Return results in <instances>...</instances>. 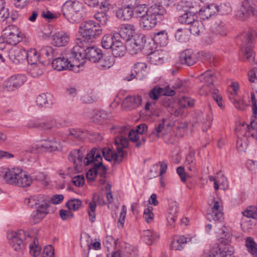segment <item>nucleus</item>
I'll return each instance as SVG.
<instances>
[{"mask_svg": "<svg viewBox=\"0 0 257 257\" xmlns=\"http://www.w3.org/2000/svg\"><path fill=\"white\" fill-rule=\"evenodd\" d=\"M220 236V244L215 245L211 248V253L214 257H233L234 247L230 245L231 233L229 228L222 226L217 232Z\"/></svg>", "mask_w": 257, "mask_h": 257, "instance_id": "obj_2", "label": "nucleus"}, {"mask_svg": "<svg viewBox=\"0 0 257 257\" xmlns=\"http://www.w3.org/2000/svg\"><path fill=\"white\" fill-rule=\"evenodd\" d=\"M44 65L45 64L44 61H42L39 63H36L30 64L28 68V73L33 77H38L43 73Z\"/></svg>", "mask_w": 257, "mask_h": 257, "instance_id": "obj_34", "label": "nucleus"}, {"mask_svg": "<svg viewBox=\"0 0 257 257\" xmlns=\"http://www.w3.org/2000/svg\"><path fill=\"white\" fill-rule=\"evenodd\" d=\"M92 162L90 163L89 165L91 166L88 171L86 173V177L88 180H94L96 174H97V169L95 166V158H94Z\"/></svg>", "mask_w": 257, "mask_h": 257, "instance_id": "obj_52", "label": "nucleus"}, {"mask_svg": "<svg viewBox=\"0 0 257 257\" xmlns=\"http://www.w3.org/2000/svg\"><path fill=\"white\" fill-rule=\"evenodd\" d=\"M152 211L153 207L149 206L146 208L144 212L143 217L145 221L148 223H150L154 219V214Z\"/></svg>", "mask_w": 257, "mask_h": 257, "instance_id": "obj_61", "label": "nucleus"}, {"mask_svg": "<svg viewBox=\"0 0 257 257\" xmlns=\"http://www.w3.org/2000/svg\"><path fill=\"white\" fill-rule=\"evenodd\" d=\"M116 152H113L110 149L104 148L101 150L103 157L108 161L113 160L114 164H119L124 157L123 149L128 146V140L125 137H116L114 140Z\"/></svg>", "mask_w": 257, "mask_h": 257, "instance_id": "obj_6", "label": "nucleus"}, {"mask_svg": "<svg viewBox=\"0 0 257 257\" xmlns=\"http://www.w3.org/2000/svg\"><path fill=\"white\" fill-rule=\"evenodd\" d=\"M50 200L45 196L41 194L32 196L25 200V203L31 207H37L41 205H49Z\"/></svg>", "mask_w": 257, "mask_h": 257, "instance_id": "obj_16", "label": "nucleus"}, {"mask_svg": "<svg viewBox=\"0 0 257 257\" xmlns=\"http://www.w3.org/2000/svg\"><path fill=\"white\" fill-rule=\"evenodd\" d=\"M111 50L113 57H121L124 55L125 51L127 50V47L126 48L123 45V43L117 39L115 40L114 44H113Z\"/></svg>", "mask_w": 257, "mask_h": 257, "instance_id": "obj_37", "label": "nucleus"}, {"mask_svg": "<svg viewBox=\"0 0 257 257\" xmlns=\"http://www.w3.org/2000/svg\"><path fill=\"white\" fill-rule=\"evenodd\" d=\"M97 204L92 199V200L89 202L88 205V215L89 217V220L91 222H93L95 219V210L96 208Z\"/></svg>", "mask_w": 257, "mask_h": 257, "instance_id": "obj_54", "label": "nucleus"}, {"mask_svg": "<svg viewBox=\"0 0 257 257\" xmlns=\"http://www.w3.org/2000/svg\"><path fill=\"white\" fill-rule=\"evenodd\" d=\"M69 40V35L66 33L58 32L53 37V43L57 47L65 46Z\"/></svg>", "mask_w": 257, "mask_h": 257, "instance_id": "obj_32", "label": "nucleus"}, {"mask_svg": "<svg viewBox=\"0 0 257 257\" xmlns=\"http://www.w3.org/2000/svg\"><path fill=\"white\" fill-rule=\"evenodd\" d=\"M42 147L49 151H55L59 149V144L56 141H49L42 145Z\"/></svg>", "mask_w": 257, "mask_h": 257, "instance_id": "obj_57", "label": "nucleus"}, {"mask_svg": "<svg viewBox=\"0 0 257 257\" xmlns=\"http://www.w3.org/2000/svg\"><path fill=\"white\" fill-rule=\"evenodd\" d=\"M256 36V31L252 30L244 32L240 36V39L242 42L240 46L241 52L246 60H249L252 56V50L250 44L253 42L255 37Z\"/></svg>", "mask_w": 257, "mask_h": 257, "instance_id": "obj_8", "label": "nucleus"}, {"mask_svg": "<svg viewBox=\"0 0 257 257\" xmlns=\"http://www.w3.org/2000/svg\"><path fill=\"white\" fill-rule=\"evenodd\" d=\"M49 205L44 206L43 204L39 206L36 210L34 211L30 217L29 220L32 224L39 223L48 213Z\"/></svg>", "mask_w": 257, "mask_h": 257, "instance_id": "obj_17", "label": "nucleus"}, {"mask_svg": "<svg viewBox=\"0 0 257 257\" xmlns=\"http://www.w3.org/2000/svg\"><path fill=\"white\" fill-rule=\"evenodd\" d=\"M238 88V85L237 83L232 82L228 88V97L231 101H232V99L235 100H236V97L237 96Z\"/></svg>", "mask_w": 257, "mask_h": 257, "instance_id": "obj_49", "label": "nucleus"}, {"mask_svg": "<svg viewBox=\"0 0 257 257\" xmlns=\"http://www.w3.org/2000/svg\"><path fill=\"white\" fill-rule=\"evenodd\" d=\"M168 36L166 30H162L154 34L153 40L157 45L165 46L167 43Z\"/></svg>", "mask_w": 257, "mask_h": 257, "instance_id": "obj_42", "label": "nucleus"}, {"mask_svg": "<svg viewBox=\"0 0 257 257\" xmlns=\"http://www.w3.org/2000/svg\"><path fill=\"white\" fill-rule=\"evenodd\" d=\"M251 99L252 104V112L253 116L252 117L250 124L251 127H250L248 125L246 126V128L249 133H250L251 130L253 131L257 128V121L256 120V116L257 114V105L256 103L255 94L253 92L251 93Z\"/></svg>", "mask_w": 257, "mask_h": 257, "instance_id": "obj_35", "label": "nucleus"}, {"mask_svg": "<svg viewBox=\"0 0 257 257\" xmlns=\"http://www.w3.org/2000/svg\"><path fill=\"white\" fill-rule=\"evenodd\" d=\"M200 81L206 83L208 85H212L217 78L216 75L210 70H207L199 76Z\"/></svg>", "mask_w": 257, "mask_h": 257, "instance_id": "obj_43", "label": "nucleus"}, {"mask_svg": "<svg viewBox=\"0 0 257 257\" xmlns=\"http://www.w3.org/2000/svg\"><path fill=\"white\" fill-rule=\"evenodd\" d=\"M218 13L221 15H226L229 13L231 11V6L229 3H223L218 5Z\"/></svg>", "mask_w": 257, "mask_h": 257, "instance_id": "obj_62", "label": "nucleus"}, {"mask_svg": "<svg viewBox=\"0 0 257 257\" xmlns=\"http://www.w3.org/2000/svg\"><path fill=\"white\" fill-rule=\"evenodd\" d=\"M218 5L214 3L207 4L202 7L199 11V15L203 20L208 19L218 13Z\"/></svg>", "mask_w": 257, "mask_h": 257, "instance_id": "obj_22", "label": "nucleus"}, {"mask_svg": "<svg viewBox=\"0 0 257 257\" xmlns=\"http://www.w3.org/2000/svg\"><path fill=\"white\" fill-rule=\"evenodd\" d=\"M210 209L208 211L207 218L212 221H220L223 218L222 205L220 200H214L212 205L210 204Z\"/></svg>", "mask_w": 257, "mask_h": 257, "instance_id": "obj_13", "label": "nucleus"}, {"mask_svg": "<svg viewBox=\"0 0 257 257\" xmlns=\"http://www.w3.org/2000/svg\"><path fill=\"white\" fill-rule=\"evenodd\" d=\"M197 19L198 17L195 12L189 10L180 15L178 18V21L182 24L190 25Z\"/></svg>", "mask_w": 257, "mask_h": 257, "instance_id": "obj_36", "label": "nucleus"}, {"mask_svg": "<svg viewBox=\"0 0 257 257\" xmlns=\"http://www.w3.org/2000/svg\"><path fill=\"white\" fill-rule=\"evenodd\" d=\"M187 30H183L182 29H178L175 33L176 39L181 43H185L188 41L189 40V35L187 34Z\"/></svg>", "mask_w": 257, "mask_h": 257, "instance_id": "obj_47", "label": "nucleus"}, {"mask_svg": "<svg viewBox=\"0 0 257 257\" xmlns=\"http://www.w3.org/2000/svg\"><path fill=\"white\" fill-rule=\"evenodd\" d=\"M4 178L8 184L21 187H28L32 183L31 177L20 168L7 169Z\"/></svg>", "mask_w": 257, "mask_h": 257, "instance_id": "obj_5", "label": "nucleus"}, {"mask_svg": "<svg viewBox=\"0 0 257 257\" xmlns=\"http://www.w3.org/2000/svg\"><path fill=\"white\" fill-rule=\"evenodd\" d=\"M164 120L161 123H160L158 125H157L153 131L150 134L151 137H153L154 138H158L162 133H163L164 130Z\"/></svg>", "mask_w": 257, "mask_h": 257, "instance_id": "obj_59", "label": "nucleus"}, {"mask_svg": "<svg viewBox=\"0 0 257 257\" xmlns=\"http://www.w3.org/2000/svg\"><path fill=\"white\" fill-rule=\"evenodd\" d=\"M81 37L76 40V45L73 47V53L80 54L84 50V48L89 45L96 37L101 32L100 26L93 21H86L80 26ZM78 55V56H80Z\"/></svg>", "mask_w": 257, "mask_h": 257, "instance_id": "obj_1", "label": "nucleus"}, {"mask_svg": "<svg viewBox=\"0 0 257 257\" xmlns=\"http://www.w3.org/2000/svg\"><path fill=\"white\" fill-rule=\"evenodd\" d=\"M175 94V91L173 90L156 86L150 91L149 96L151 100L155 101L157 100L161 96H173Z\"/></svg>", "mask_w": 257, "mask_h": 257, "instance_id": "obj_18", "label": "nucleus"}, {"mask_svg": "<svg viewBox=\"0 0 257 257\" xmlns=\"http://www.w3.org/2000/svg\"><path fill=\"white\" fill-rule=\"evenodd\" d=\"M25 75H14L6 79L3 83V88L7 91H13L22 86L26 81Z\"/></svg>", "mask_w": 257, "mask_h": 257, "instance_id": "obj_12", "label": "nucleus"}, {"mask_svg": "<svg viewBox=\"0 0 257 257\" xmlns=\"http://www.w3.org/2000/svg\"><path fill=\"white\" fill-rule=\"evenodd\" d=\"M133 5L131 4V2L127 5L122 6L116 10V17L121 21L130 20L133 16Z\"/></svg>", "mask_w": 257, "mask_h": 257, "instance_id": "obj_20", "label": "nucleus"}, {"mask_svg": "<svg viewBox=\"0 0 257 257\" xmlns=\"http://www.w3.org/2000/svg\"><path fill=\"white\" fill-rule=\"evenodd\" d=\"M146 39L145 35H137L131 41L127 46V50L131 55L136 54L141 52L146 43Z\"/></svg>", "mask_w": 257, "mask_h": 257, "instance_id": "obj_15", "label": "nucleus"}, {"mask_svg": "<svg viewBox=\"0 0 257 257\" xmlns=\"http://www.w3.org/2000/svg\"><path fill=\"white\" fill-rule=\"evenodd\" d=\"M7 236L11 246L17 251H21L24 249L25 243L23 240L26 239L27 236L30 237L29 235L22 229L17 232H8Z\"/></svg>", "mask_w": 257, "mask_h": 257, "instance_id": "obj_10", "label": "nucleus"}, {"mask_svg": "<svg viewBox=\"0 0 257 257\" xmlns=\"http://www.w3.org/2000/svg\"><path fill=\"white\" fill-rule=\"evenodd\" d=\"M135 30V27L133 25L123 24L120 26L119 33H116L115 34L118 35V38L121 37L124 40L127 41L131 39Z\"/></svg>", "mask_w": 257, "mask_h": 257, "instance_id": "obj_29", "label": "nucleus"}, {"mask_svg": "<svg viewBox=\"0 0 257 257\" xmlns=\"http://www.w3.org/2000/svg\"><path fill=\"white\" fill-rule=\"evenodd\" d=\"M243 215L247 218H257V208L254 206H250L242 212Z\"/></svg>", "mask_w": 257, "mask_h": 257, "instance_id": "obj_50", "label": "nucleus"}, {"mask_svg": "<svg viewBox=\"0 0 257 257\" xmlns=\"http://www.w3.org/2000/svg\"><path fill=\"white\" fill-rule=\"evenodd\" d=\"M180 60L182 64L191 66L196 63L197 59L192 50H186L181 54Z\"/></svg>", "mask_w": 257, "mask_h": 257, "instance_id": "obj_31", "label": "nucleus"}, {"mask_svg": "<svg viewBox=\"0 0 257 257\" xmlns=\"http://www.w3.org/2000/svg\"><path fill=\"white\" fill-rule=\"evenodd\" d=\"M194 100L187 97H182L179 100V104L181 107H192L194 105Z\"/></svg>", "mask_w": 257, "mask_h": 257, "instance_id": "obj_60", "label": "nucleus"}, {"mask_svg": "<svg viewBox=\"0 0 257 257\" xmlns=\"http://www.w3.org/2000/svg\"><path fill=\"white\" fill-rule=\"evenodd\" d=\"M68 131V136L69 137H71L78 140H82L87 135V133L86 132H84L79 128H72L69 129Z\"/></svg>", "mask_w": 257, "mask_h": 257, "instance_id": "obj_46", "label": "nucleus"}, {"mask_svg": "<svg viewBox=\"0 0 257 257\" xmlns=\"http://www.w3.org/2000/svg\"><path fill=\"white\" fill-rule=\"evenodd\" d=\"M92 162L90 163L89 165L91 166L88 171L86 173V177L88 180H94L96 174H97V169L95 166V158H94Z\"/></svg>", "mask_w": 257, "mask_h": 257, "instance_id": "obj_53", "label": "nucleus"}, {"mask_svg": "<svg viewBox=\"0 0 257 257\" xmlns=\"http://www.w3.org/2000/svg\"><path fill=\"white\" fill-rule=\"evenodd\" d=\"M142 99L141 96H128L122 101V107L125 110H132L139 106L142 103Z\"/></svg>", "mask_w": 257, "mask_h": 257, "instance_id": "obj_19", "label": "nucleus"}, {"mask_svg": "<svg viewBox=\"0 0 257 257\" xmlns=\"http://www.w3.org/2000/svg\"><path fill=\"white\" fill-rule=\"evenodd\" d=\"M203 29L202 22L196 19L190 24L189 31L194 35H199L203 31Z\"/></svg>", "mask_w": 257, "mask_h": 257, "instance_id": "obj_45", "label": "nucleus"}, {"mask_svg": "<svg viewBox=\"0 0 257 257\" xmlns=\"http://www.w3.org/2000/svg\"><path fill=\"white\" fill-rule=\"evenodd\" d=\"M148 13L159 20H161L162 16L166 14V11L161 3L159 2L153 4L148 8Z\"/></svg>", "mask_w": 257, "mask_h": 257, "instance_id": "obj_30", "label": "nucleus"}, {"mask_svg": "<svg viewBox=\"0 0 257 257\" xmlns=\"http://www.w3.org/2000/svg\"><path fill=\"white\" fill-rule=\"evenodd\" d=\"M126 1L131 2V4L133 5V8H132L133 15H135L136 17H140L141 19L143 16H145L148 13V9L145 5L141 4V0Z\"/></svg>", "mask_w": 257, "mask_h": 257, "instance_id": "obj_24", "label": "nucleus"}, {"mask_svg": "<svg viewBox=\"0 0 257 257\" xmlns=\"http://www.w3.org/2000/svg\"><path fill=\"white\" fill-rule=\"evenodd\" d=\"M101 151L98 149L93 148L86 155L84 160V164L88 166L92 162L93 159L95 158V166L97 169V174L100 177L105 176L107 169L102 164V159L101 156Z\"/></svg>", "mask_w": 257, "mask_h": 257, "instance_id": "obj_7", "label": "nucleus"}, {"mask_svg": "<svg viewBox=\"0 0 257 257\" xmlns=\"http://www.w3.org/2000/svg\"><path fill=\"white\" fill-rule=\"evenodd\" d=\"M94 17L102 25H105L106 24L107 21V17L104 11H101L95 14Z\"/></svg>", "mask_w": 257, "mask_h": 257, "instance_id": "obj_63", "label": "nucleus"}, {"mask_svg": "<svg viewBox=\"0 0 257 257\" xmlns=\"http://www.w3.org/2000/svg\"><path fill=\"white\" fill-rule=\"evenodd\" d=\"M166 55V53L165 51L157 50L151 52L148 55L147 59L151 64L158 65L163 63L164 58Z\"/></svg>", "mask_w": 257, "mask_h": 257, "instance_id": "obj_28", "label": "nucleus"}, {"mask_svg": "<svg viewBox=\"0 0 257 257\" xmlns=\"http://www.w3.org/2000/svg\"><path fill=\"white\" fill-rule=\"evenodd\" d=\"M192 4L189 2L181 1L177 4L176 8L179 12L183 11L184 13L190 10Z\"/></svg>", "mask_w": 257, "mask_h": 257, "instance_id": "obj_55", "label": "nucleus"}, {"mask_svg": "<svg viewBox=\"0 0 257 257\" xmlns=\"http://www.w3.org/2000/svg\"><path fill=\"white\" fill-rule=\"evenodd\" d=\"M97 67L100 69H107L110 68L114 63L113 56H104L99 59L96 62Z\"/></svg>", "mask_w": 257, "mask_h": 257, "instance_id": "obj_39", "label": "nucleus"}, {"mask_svg": "<svg viewBox=\"0 0 257 257\" xmlns=\"http://www.w3.org/2000/svg\"><path fill=\"white\" fill-rule=\"evenodd\" d=\"M117 132L119 133V135L117 137H125L126 138V134H128V136L130 141L133 142H137L136 147H140L142 145V143L140 141H138V139H140V136L138 134L136 131L127 130L125 127H119L117 129Z\"/></svg>", "mask_w": 257, "mask_h": 257, "instance_id": "obj_26", "label": "nucleus"}, {"mask_svg": "<svg viewBox=\"0 0 257 257\" xmlns=\"http://www.w3.org/2000/svg\"><path fill=\"white\" fill-rule=\"evenodd\" d=\"M2 35L6 43L10 45H16L22 40V34L14 25H10L5 28L3 30Z\"/></svg>", "mask_w": 257, "mask_h": 257, "instance_id": "obj_11", "label": "nucleus"}, {"mask_svg": "<svg viewBox=\"0 0 257 257\" xmlns=\"http://www.w3.org/2000/svg\"><path fill=\"white\" fill-rule=\"evenodd\" d=\"M109 114L104 110H97L92 117V121L98 124H104Z\"/></svg>", "mask_w": 257, "mask_h": 257, "instance_id": "obj_41", "label": "nucleus"}, {"mask_svg": "<svg viewBox=\"0 0 257 257\" xmlns=\"http://www.w3.org/2000/svg\"><path fill=\"white\" fill-rule=\"evenodd\" d=\"M89 46L88 45L87 47L84 48V51L81 52L83 63L81 67L83 66L85 62V59H87L92 62L96 63L99 59L102 57V53L100 49L94 46L89 47Z\"/></svg>", "mask_w": 257, "mask_h": 257, "instance_id": "obj_14", "label": "nucleus"}, {"mask_svg": "<svg viewBox=\"0 0 257 257\" xmlns=\"http://www.w3.org/2000/svg\"><path fill=\"white\" fill-rule=\"evenodd\" d=\"M9 57L15 64L22 63L26 59V51L18 48L12 49L9 52Z\"/></svg>", "mask_w": 257, "mask_h": 257, "instance_id": "obj_23", "label": "nucleus"}, {"mask_svg": "<svg viewBox=\"0 0 257 257\" xmlns=\"http://www.w3.org/2000/svg\"><path fill=\"white\" fill-rule=\"evenodd\" d=\"M118 39L117 34H107L104 35L101 40V45L103 48L105 49H111L114 44L115 40Z\"/></svg>", "mask_w": 257, "mask_h": 257, "instance_id": "obj_40", "label": "nucleus"}, {"mask_svg": "<svg viewBox=\"0 0 257 257\" xmlns=\"http://www.w3.org/2000/svg\"><path fill=\"white\" fill-rule=\"evenodd\" d=\"M30 252L34 257L39 255L41 250L40 247L38 245V239L35 238L33 239V243L29 245Z\"/></svg>", "mask_w": 257, "mask_h": 257, "instance_id": "obj_51", "label": "nucleus"}, {"mask_svg": "<svg viewBox=\"0 0 257 257\" xmlns=\"http://www.w3.org/2000/svg\"><path fill=\"white\" fill-rule=\"evenodd\" d=\"M83 7V4L79 1H67L62 7L63 15L70 23H78L85 17Z\"/></svg>", "mask_w": 257, "mask_h": 257, "instance_id": "obj_4", "label": "nucleus"}, {"mask_svg": "<svg viewBox=\"0 0 257 257\" xmlns=\"http://www.w3.org/2000/svg\"><path fill=\"white\" fill-rule=\"evenodd\" d=\"M36 103L39 107H50L53 104L52 96L49 93H42L37 97Z\"/></svg>", "mask_w": 257, "mask_h": 257, "instance_id": "obj_33", "label": "nucleus"}, {"mask_svg": "<svg viewBox=\"0 0 257 257\" xmlns=\"http://www.w3.org/2000/svg\"><path fill=\"white\" fill-rule=\"evenodd\" d=\"M158 21L156 18H154L149 13H147L146 15L143 16L140 19V25L144 30H150L156 26Z\"/></svg>", "mask_w": 257, "mask_h": 257, "instance_id": "obj_25", "label": "nucleus"}, {"mask_svg": "<svg viewBox=\"0 0 257 257\" xmlns=\"http://www.w3.org/2000/svg\"><path fill=\"white\" fill-rule=\"evenodd\" d=\"M81 201L78 199H73L69 200L67 203V206L69 210L75 211L81 205Z\"/></svg>", "mask_w": 257, "mask_h": 257, "instance_id": "obj_56", "label": "nucleus"}, {"mask_svg": "<svg viewBox=\"0 0 257 257\" xmlns=\"http://www.w3.org/2000/svg\"><path fill=\"white\" fill-rule=\"evenodd\" d=\"M39 53L40 62L44 61L45 64H47L53 57V49L50 46L44 47L40 50Z\"/></svg>", "mask_w": 257, "mask_h": 257, "instance_id": "obj_38", "label": "nucleus"}, {"mask_svg": "<svg viewBox=\"0 0 257 257\" xmlns=\"http://www.w3.org/2000/svg\"><path fill=\"white\" fill-rule=\"evenodd\" d=\"M248 79L251 83H257V67H254L248 72Z\"/></svg>", "mask_w": 257, "mask_h": 257, "instance_id": "obj_64", "label": "nucleus"}, {"mask_svg": "<svg viewBox=\"0 0 257 257\" xmlns=\"http://www.w3.org/2000/svg\"><path fill=\"white\" fill-rule=\"evenodd\" d=\"M68 159L70 162L73 163V166L75 170L77 167L84 164L83 154L81 150H74L71 151L68 155Z\"/></svg>", "mask_w": 257, "mask_h": 257, "instance_id": "obj_27", "label": "nucleus"}, {"mask_svg": "<svg viewBox=\"0 0 257 257\" xmlns=\"http://www.w3.org/2000/svg\"><path fill=\"white\" fill-rule=\"evenodd\" d=\"M73 48L70 52L66 54L65 57H58L54 59L52 62L53 68L57 71L69 69L75 72L79 71V68L83 63L82 55L73 53Z\"/></svg>", "mask_w": 257, "mask_h": 257, "instance_id": "obj_3", "label": "nucleus"}, {"mask_svg": "<svg viewBox=\"0 0 257 257\" xmlns=\"http://www.w3.org/2000/svg\"><path fill=\"white\" fill-rule=\"evenodd\" d=\"M26 58L29 65L40 62V53L35 49H30L26 51Z\"/></svg>", "mask_w": 257, "mask_h": 257, "instance_id": "obj_44", "label": "nucleus"}, {"mask_svg": "<svg viewBox=\"0 0 257 257\" xmlns=\"http://www.w3.org/2000/svg\"><path fill=\"white\" fill-rule=\"evenodd\" d=\"M245 245L248 251L253 255V257H257L256 243L251 237H246L245 239Z\"/></svg>", "mask_w": 257, "mask_h": 257, "instance_id": "obj_48", "label": "nucleus"}, {"mask_svg": "<svg viewBox=\"0 0 257 257\" xmlns=\"http://www.w3.org/2000/svg\"><path fill=\"white\" fill-rule=\"evenodd\" d=\"M256 16L257 9L252 0H243L236 13V17L241 21H244L251 16Z\"/></svg>", "mask_w": 257, "mask_h": 257, "instance_id": "obj_9", "label": "nucleus"}, {"mask_svg": "<svg viewBox=\"0 0 257 257\" xmlns=\"http://www.w3.org/2000/svg\"><path fill=\"white\" fill-rule=\"evenodd\" d=\"M192 237H186L184 235L175 236L173 238L170 244L172 249L175 250H182L185 244L191 241Z\"/></svg>", "mask_w": 257, "mask_h": 257, "instance_id": "obj_21", "label": "nucleus"}, {"mask_svg": "<svg viewBox=\"0 0 257 257\" xmlns=\"http://www.w3.org/2000/svg\"><path fill=\"white\" fill-rule=\"evenodd\" d=\"M209 111L208 114H206L205 120L203 121V131H206L211 125V122L213 120V115L210 111V108L209 106L207 107Z\"/></svg>", "mask_w": 257, "mask_h": 257, "instance_id": "obj_58", "label": "nucleus"}]
</instances>
